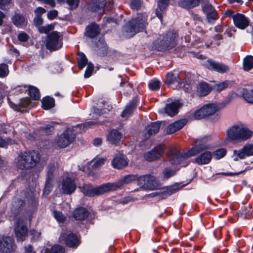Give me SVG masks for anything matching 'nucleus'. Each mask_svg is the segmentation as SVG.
Wrapping results in <instances>:
<instances>
[{
  "instance_id": "f257e3e1",
  "label": "nucleus",
  "mask_w": 253,
  "mask_h": 253,
  "mask_svg": "<svg viewBox=\"0 0 253 253\" xmlns=\"http://www.w3.org/2000/svg\"><path fill=\"white\" fill-rule=\"evenodd\" d=\"M196 145L191 148L187 153L183 154L179 152L173 153L171 151L168 152L169 161L172 165H179L181 167H186L189 162L187 159L199 154L203 151L209 149L210 145L207 143L203 139H199L196 141Z\"/></svg>"
},
{
  "instance_id": "f03ea898",
  "label": "nucleus",
  "mask_w": 253,
  "mask_h": 253,
  "mask_svg": "<svg viewBox=\"0 0 253 253\" xmlns=\"http://www.w3.org/2000/svg\"><path fill=\"white\" fill-rule=\"evenodd\" d=\"M253 134V131L245 126L236 125L227 130L226 139L233 142H240L249 139Z\"/></svg>"
},
{
  "instance_id": "7ed1b4c3",
  "label": "nucleus",
  "mask_w": 253,
  "mask_h": 253,
  "mask_svg": "<svg viewBox=\"0 0 253 253\" xmlns=\"http://www.w3.org/2000/svg\"><path fill=\"white\" fill-rule=\"evenodd\" d=\"M148 15L145 13H138L132 18L125 27V31L129 37H133L137 33L143 31L147 25Z\"/></svg>"
},
{
  "instance_id": "20e7f679",
  "label": "nucleus",
  "mask_w": 253,
  "mask_h": 253,
  "mask_svg": "<svg viewBox=\"0 0 253 253\" xmlns=\"http://www.w3.org/2000/svg\"><path fill=\"white\" fill-rule=\"evenodd\" d=\"M40 160V156L37 151H26L18 155L17 166L22 169H31L35 166Z\"/></svg>"
},
{
  "instance_id": "39448f33",
  "label": "nucleus",
  "mask_w": 253,
  "mask_h": 253,
  "mask_svg": "<svg viewBox=\"0 0 253 253\" xmlns=\"http://www.w3.org/2000/svg\"><path fill=\"white\" fill-rule=\"evenodd\" d=\"M176 33L174 31L168 32L164 35L160 36L155 42L154 46L158 51L169 50L176 44Z\"/></svg>"
},
{
  "instance_id": "423d86ee",
  "label": "nucleus",
  "mask_w": 253,
  "mask_h": 253,
  "mask_svg": "<svg viewBox=\"0 0 253 253\" xmlns=\"http://www.w3.org/2000/svg\"><path fill=\"white\" fill-rule=\"evenodd\" d=\"M110 186V183L103 184L96 187L90 184H84L82 188V192L86 196L94 197L111 191Z\"/></svg>"
},
{
  "instance_id": "0eeeda50",
  "label": "nucleus",
  "mask_w": 253,
  "mask_h": 253,
  "mask_svg": "<svg viewBox=\"0 0 253 253\" xmlns=\"http://www.w3.org/2000/svg\"><path fill=\"white\" fill-rule=\"evenodd\" d=\"M62 38L60 33L54 31L49 34L46 42V48L50 50H56L62 46Z\"/></svg>"
},
{
  "instance_id": "6e6552de",
  "label": "nucleus",
  "mask_w": 253,
  "mask_h": 253,
  "mask_svg": "<svg viewBox=\"0 0 253 253\" xmlns=\"http://www.w3.org/2000/svg\"><path fill=\"white\" fill-rule=\"evenodd\" d=\"M26 222V218L21 217L19 218L15 224V235L18 241H23L27 235L28 228Z\"/></svg>"
},
{
  "instance_id": "1a4fd4ad",
  "label": "nucleus",
  "mask_w": 253,
  "mask_h": 253,
  "mask_svg": "<svg viewBox=\"0 0 253 253\" xmlns=\"http://www.w3.org/2000/svg\"><path fill=\"white\" fill-rule=\"evenodd\" d=\"M204 66L208 69L219 73L223 74L229 71V67L221 62L212 59H208L203 63Z\"/></svg>"
},
{
  "instance_id": "9d476101",
  "label": "nucleus",
  "mask_w": 253,
  "mask_h": 253,
  "mask_svg": "<svg viewBox=\"0 0 253 253\" xmlns=\"http://www.w3.org/2000/svg\"><path fill=\"white\" fill-rule=\"evenodd\" d=\"M75 137V134L73 133L70 129H67L59 136L57 145L60 148H65L73 141Z\"/></svg>"
},
{
  "instance_id": "9b49d317",
  "label": "nucleus",
  "mask_w": 253,
  "mask_h": 253,
  "mask_svg": "<svg viewBox=\"0 0 253 253\" xmlns=\"http://www.w3.org/2000/svg\"><path fill=\"white\" fill-rule=\"evenodd\" d=\"M59 239L61 241H64L70 247H77L80 244L77 236L73 233H69L68 232L62 233Z\"/></svg>"
},
{
  "instance_id": "f8f14e48",
  "label": "nucleus",
  "mask_w": 253,
  "mask_h": 253,
  "mask_svg": "<svg viewBox=\"0 0 253 253\" xmlns=\"http://www.w3.org/2000/svg\"><path fill=\"white\" fill-rule=\"evenodd\" d=\"M234 155L235 161H238L239 159H243L247 157L253 156V144H248L239 150H234Z\"/></svg>"
},
{
  "instance_id": "ddd939ff",
  "label": "nucleus",
  "mask_w": 253,
  "mask_h": 253,
  "mask_svg": "<svg viewBox=\"0 0 253 253\" xmlns=\"http://www.w3.org/2000/svg\"><path fill=\"white\" fill-rule=\"evenodd\" d=\"M61 189L65 194H71L76 189V185L74 178L66 177L61 181Z\"/></svg>"
},
{
  "instance_id": "4468645a",
  "label": "nucleus",
  "mask_w": 253,
  "mask_h": 253,
  "mask_svg": "<svg viewBox=\"0 0 253 253\" xmlns=\"http://www.w3.org/2000/svg\"><path fill=\"white\" fill-rule=\"evenodd\" d=\"M137 179V174H129L123 177L119 181L117 182L110 183V186L112 190H115L118 188H121L125 184H129Z\"/></svg>"
},
{
  "instance_id": "2eb2a0df",
  "label": "nucleus",
  "mask_w": 253,
  "mask_h": 253,
  "mask_svg": "<svg viewBox=\"0 0 253 253\" xmlns=\"http://www.w3.org/2000/svg\"><path fill=\"white\" fill-rule=\"evenodd\" d=\"M164 151V147L159 145L155 147L151 151L144 154V159L148 161L151 162L157 160L162 155Z\"/></svg>"
},
{
  "instance_id": "dca6fc26",
  "label": "nucleus",
  "mask_w": 253,
  "mask_h": 253,
  "mask_svg": "<svg viewBox=\"0 0 253 253\" xmlns=\"http://www.w3.org/2000/svg\"><path fill=\"white\" fill-rule=\"evenodd\" d=\"M111 164L114 168L122 169L127 166L128 160L125 155L119 153L115 155Z\"/></svg>"
},
{
  "instance_id": "f3484780",
  "label": "nucleus",
  "mask_w": 253,
  "mask_h": 253,
  "mask_svg": "<svg viewBox=\"0 0 253 253\" xmlns=\"http://www.w3.org/2000/svg\"><path fill=\"white\" fill-rule=\"evenodd\" d=\"M105 5L104 0H91L87 4V8L91 12L102 14Z\"/></svg>"
},
{
  "instance_id": "a211bd4d",
  "label": "nucleus",
  "mask_w": 253,
  "mask_h": 253,
  "mask_svg": "<svg viewBox=\"0 0 253 253\" xmlns=\"http://www.w3.org/2000/svg\"><path fill=\"white\" fill-rule=\"evenodd\" d=\"M235 26L240 29H245L249 26V20L244 15L241 13H236L232 16Z\"/></svg>"
},
{
  "instance_id": "6ab92c4d",
  "label": "nucleus",
  "mask_w": 253,
  "mask_h": 253,
  "mask_svg": "<svg viewBox=\"0 0 253 253\" xmlns=\"http://www.w3.org/2000/svg\"><path fill=\"white\" fill-rule=\"evenodd\" d=\"M14 248L13 240L9 237H0V251L4 253H10Z\"/></svg>"
},
{
  "instance_id": "aec40b11",
  "label": "nucleus",
  "mask_w": 253,
  "mask_h": 253,
  "mask_svg": "<svg viewBox=\"0 0 253 253\" xmlns=\"http://www.w3.org/2000/svg\"><path fill=\"white\" fill-rule=\"evenodd\" d=\"M25 194L20 192V195H17L12 200L11 211L16 213L19 211L20 209L25 203Z\"/></svg>"
},
{
  "instance_id": "412c9836",
  "label": "nucleus",
  "mask_w": 253,
  "mask_h": 253,
  "mask_svg": "<svg viewBox=\"0 0 253 253\" xmlns=\"http://www.w3.org/2000/svg\"><path fill=\"white\" fill-rule=\"evenodd\" d=\"M11 21L14 26L20 28H25L28 24L26 16L20 13H15L12 16Z\"/></svg>"
},
{
  "instance_id": "4be33fe9",
  "label": "nucleus",
  "mask_w": 253,
  "mask_h": 253,
  "mask_svg": "<svg viewBox=\"0 0 253 253\" xmlns=\"http://www.w3.org/2000/svg\"><path fill=\"white\" fill-rule=\"evenodd\" d=\"M212 157V154L208 151L200 154L194 161V162L199 165H207L210 163Z\"/></svg>"
},
{
  "instance_id": "5701e85b",
  "label": "nucleus",
  "mask_w": 253,
  "mask_h": 253,
  "mask_svg": "<svg viewBox=\"0 0 253 253\" xmlns=\"http://www.w3.org/2000/svg\"><path fill=\"white\" fill-rule=\"evenodd\" d=\"M181 104L178 101H175L171 103L167 104L164 109V112L168 116L172 117L177 114L178 109Z\"/></svg>"
},
{
  "instance_id": "b1692460",
  "label": "nucleus",
  "mask_w": 253,
  "mask_h": 253,
  "mask_svg": "<svg viewBox=\"0 0 253 253\" xmlns=\"http://www.w3.org/2000/svg\"><path fill=\"white\" fill-rule=\"evenodd\" d=\"M187 123L186 119H182L176 121L169 125L167 129V133L172 134L181 129Z\"/></svg>"
},
{
  "instance_id": "393cba45",
  "label": "nucleus",
  "mask_w": 253,
  "mask_h": 253,
  "mask_svg": "<svg viewBox=\"0 0 253 253\" xmlns=\"http://www.w3.org/2000/svg\"><path fill=\"white\" fill-rule=\"evenodd\" d=\"M180 189V187L178 186L177 185H174L167 187L166 189L163 190L162 192L157 193L156 192L153 193L154 196L159 195L162 198L164 199L167 197L170 196L173 194L175 193L178 191Z\"/></svg>"
},
{
  "instance_id": "a878e982",
  "label": "nucleus",
  "mask_w": 253,
  "mask_h": 253,
  "mask_svg": "<svg viewBox=\"0 0 253 253\" xmlns=\"http://www.w3.org/2000/svg\"><path fill=\"white\" fill-rule=\"evenodd\" d=\"M166 83L169 85L177 83L180 86H182L183 83L180 81L179 79V74L177 72L173 71L168 73L166 75Z\"/></svg>"
},
{
  "instance_id": "bb28decb",
  "label": "nucleus",
  "mask_w": 253,
  "mask_h": 253,
  "mask_svg": "<svg viewBox=\"0 0 253 253\" xmlns=\"http://www.w3.org/2000/svg\"><path fill=\"white\" fill-rule=\"evenodd\" d=\"M211 90V87L206 82H200L197 87V92L199 96H206Z\"/></svg>"
},
{
  "instance_id": "cd10ccee",
  "label": "nucleus",
  "mask_w": 253,
  "mask_h": 253,
  "mask_svg": "<svg viewBox=\"0 0 253 253\" xmlns=\"http://www.w3.org/2000/svg\"><path fill=\"white\" fill-rule=\"evenodd\" d=\"M99 26L95 23H91L86 28L85 35L90 38L95 37L99 34Z\"/></svg>"
},
{
  "instance_id": "c85d7f7f",
  "label": "nucleus",
  "mask_w": 253,
  "mask_h": 253,
  "mask_svg": "<svg viewBox=\"0 0 253 253\" xmlns=\"http://www.w3.org/2000/svg\"><path fill=\"white\" fill-rule=\"evenodd\" d=\"M73 216L76 220H83L88 216V211L84 208L79 207L74 211Z\"/></svg>"
},
{
  "instance_id": "c756f323",
  "label": "nucleus",
  "mask_w": 253,
  "mask_h": 253,
  "mask_svg": "<svg viewBox=\"0 0 253 253\" xmlns=\"http://www.w3.org/2000/svg\"><path fill=\"white\" fill-rule=\"evenodd\" d=\"M204 115L206 117L212 115L220 109L215 104H207L201 108Z\"/></svg>"
},
{
  "instance_id": "7c9ffc66",
  "label": "nucleus",
  "mask_w": 253,
  "mask_h": 253,
  "mask_svg": "<svg viewBox=\"0 0 253 253\" xmlns=\"http://www.w3.org/2000/svg\"><path fill=\"white\" fill-rule=\"evenodd\" d=\"M122 138V134L116 129L111 130L107 136V140L111 143L116 144Z\"/></svg>"
},
{
  "instance_id": "2f4dec72",
  "label": "nucleus",
  "mask_w": 253,
  "mask_h": 253,
  "mask_svg": "<svg viewBox=\"0 0 253 253\" xmlns=\"http://www.w3.org/2000/svg\"><path fill=\"white\" fill-rule=\"evenodd\" d=\"M204 0H181L178 4V5L185 9H190L199 5L200 2Z\"/></svg>"
},
{
  "instance_id": "473e14b6",
  "label": "nucleus",
  "mask_w": 253,
  "mask_h": 253,
  "mask_svg": "<svg viewBox=\"0 0 253 253\" xmlns=\"http://www.w3.org/2000/svg\"><path fill=\"white\" fill-rule=\"evenodd\" d=\"M169 0H159L158 2V8L156 10V14L159 19L162 20L164 11L167 7Z\"/></svg>"
},
{
  "instance_id": "72a5a7b5",
  "label": "nucleus",
  "mask_w": 253,
  "mask_h": 253,
  "mask_svg": "<svg viewBox=\"0 0 253 253\" xmlns=\"http://www.w3.org/2000/svg\"><path fill=\"white\" fill-rule=\"evenodd\" d=\"M30 98L28 97H26L22 98L20 100L18 105L14 104V103H11L10 102H9V104L10 107L12 108L14 110L20 111L21 108L27 107L30 104Z\"/></svg>"
},
{
  "instance_id": "f704fd0d",
  "label": "nucleus",
  "mask_w": 253,
  "mask_h": 253,
  "mask_svg": "<svg viewBox=\"0 0 253 253\" xmlns=\"http://www.w3.org/2000/svg\"><path fill=\"white\" fill-rule=\"evenodd\" d=\"M136 107V101L133 100L127 105L122 113L123 118H128L133 113L134 108Z\"/></svg>"
},
{
  "instance_id": "c9c22d12",
  "label": "nucleus",
  "mask_w": 253,
  "mask_h": 253,
  "mask_svg": "<svg viewBox=\"0 0 253 253\" xmlns=\"http://www.w3.org/2000/svg\"><path fill=\"white\" fill-rule=\"evenodd\" d=\"M161 123L159 122L151 123L145 128L148 134L150 136L157 133L160 128Z\"/></svg>"
},
{
  "instance_id": "e433bc0d",
  "label": "nucleus",
  "mask_w": 253,
  "mask_h": 253,
  "mask_svg": "<svg viewBox=\"0 0 253 253\" xmlns=\"http://www.w3.org/2000/svg\"><path fill=\"white\" fill-rule=\"evenodd\" d=\"M243 67L244 71H249L253 68V56L247 55L243 59Z\"/></svg>"
},
{
  "instance_id": "4c0bfd02",
  "label": "nucleus",
  "mask_w": 253,
  "mask_h": 253,
  "mask_svg": "<svg viewBox=\"0 0 253 253\" xmlns=\"http://www.w3.org/2000/svg\"><path fill=\"white\" fill-rule=\"evenodd\" d=\"M148 180L147 181V188L154 190L159 186V181L158 179L154 176L148 174Z\"/></svg>"
},
{
  "instance_id": "58836bf2",
  "label": "nucleus",
  "mask_w": 253,
  "mask_h": 253,
  "mask_svg": "<svg viewBox=\"0 0 253 253\" xmlns=\"http://www.w3.org/2000/svg\"><path fill=\"white\" fill-rule=\"evenodd\" d=\"M42 103L43 109L48 110L54 106V99L53 98L47 96L42 98Z\"/></svg>"
},
{
  "instance_id": "ea45409f",
  "label": "nucleus",
  "mask_w": 253,
  "mask_h": 253,
  "mask_svg": "<svg viewBox=\"0 0 253 253\" xmlns=\"http://www.w3.org/2000/svg\"><path fill=\"white\" fill-rule=\"evenodd\" d=\"M28 94L35 100H39L41 97L38 88L32 85L28 86Z\"/></svg>"
},
{
  "instance_id": "a19ab883",
  "label": "nucleus",
  "mask_w": 253,
  "mask_h": 253,
  "mask_svg": "<svg viewBox=\"0 0 253 253\" xmlns=\"http://www.w3.org/2000/svg\"><path fill=\"white\" fill-rule=\"evenodd\" d=\"M242 95L247 102L253 104V88L251 90L243 88Z\"/></svg>"
},
{
  "instance_id": "79ce46f5",
  "label": "nucleus",
  "mask_w": 253,
  "mask_h": 253,
  "mask_svg": "<svg viewBox=\"0 0 253 253\" xmlns=\"http://www.w3.org/2000/svg\"><path fill=\"white\" fill-rule=\"evenodd\" d=\"M213 41H214V44L216 46H219L220 45L221 43V41L223 40V36L221 34H217L212 37ZM213 44V42H210L209 43H206V46L207 48L210 47L212 44Z\"/></svg>"
},
{
  "instance_id": "37998d69",
  "label": "nucleus",
  "mask_w": 253,
  "mask_h": 253,
  "mask_svg": "<svg viewBox=\"0 0 253 253\" xmlns=\"http://www.w3.org/2000/svg\"><path fill=\"white\" fill-rule=\"evenodd\" d=\"M87 59L84 54L80 53L78 54V65L80 69H83L85 65H87Z\"/></svg>"
},
{
  "instance_id": "c03bdc74",
  "label": "nucleus",
  "mask_w": 253,
  "mask_h": 253,
  "mask_svg": "<svg viewBox=\"0 0 253 253\" xmlns=\"http://www.w3.org/2000/svg\"><path fill=\"white\" fill-rule=\"evenodd\" d=\"M175 174V170H172L169 168H166L164 169L162 175L161 176L160 178L162 180H166L174 175Z\"/></svg>"
},
{
  "instance_id": "a18cd8bd",
  "label": "nucleus",
  "mask_w": 253,
  "mask_h": 253,
  "mask_svg": "<svg viewBox=\"0 0 253 253\" xmlns=\"http://www.w3.org/2000/svg\"><path fill=\"white\" fill-rule=\"evenodd\" d=\"M98 42L101 46L97 43V47L98 48V53L101 56H104L107 54V47L104 42V39H100Z\"/></svg>"
},
{
  "instance_id": "49530a36",
  "label": "nucleus",
  "mask_w": 253,
  "mask_h": 253,
  "mask_svg": "<svg viewBox=\"0 0 253 253\" xmlns=\"http://www.w3.org/2000/svg\"><path fill=\"white\" fill-rule=\"evenodd\" d=\"M239 211L243 218H247L252 215L251 208L249 205L244 206Z\"/></svg>"
},
{
  "instance_id": "de8ad7c7",
  "label": "nucleus",
  "mask_w": 253,
  "mask_h": 253,
  "mask_svg": "<svg viewBox=\"0 0 253 253\" xmlns=\"http://www.w3.org/2000/svg\"><path fill=\"white\" fill-rule=\"evenodd\" d=\"M206 16L208 23L211 24H214L215 21L218 18V15L216 10H214Z\"/></svg>"
},
{
  "instance_id": "09e8293b",
  "label": "nucleus",
  "mask_w": 253,
  "mask_h": 253,
  "mask_svg": "<svg viewBox=\"0 0 253 253\" xmlns=\"http://www.w3.org/2000/svg\"><path fill=\"white\" fill-rule=\"evenodd\" d=\"M105 106H107V108H104L103 109H99L96 107L93 108V115L94 117H97V116H100L101 114H105L107 113L110 110L111 107H109L107 104H104Z\"/></svg>"
},
{
  "instance_id": "8fccbe9b",
  "label": "nucleus",
  "mask_w": 253,
  "mask_h": 253,
  "mask_svg": "<svg viewBox=\"0 0 253 253\" xmlns=\"http://www.w3.org/2000/svg\"><path fill=\"white\" fill-rule=\"evenodd\" d=\"M226 150L224 148H220L215 151L212 156L216 160H219L224 157L226 154Z\"/></svg>"
},
{
  "instance_id": "3c124183",
  "label": "nucleus",
  "mask_w": 253,
  "mask_h": 253,
  "mask_svg": "<svg viewBox=\"0 0 253 253\" xmlns=\"http://www.w3.org/2000/svg\"><path fill=\"white\" fill-rule=\"evenodd\" d=\"M229 84L228 81H224L214 84L213 89L217 92H220L225 88H227Z\"/></svg>"
},
{
  "instance_id": "603ef678",
  "label": "nucleus",
  "mask_w": 253,
  "mask_h": 253,
  "mask_svg": "<svg viewBox=\"0 0 253 253\" xmlns=\"http://www.w3.org/2000/svg\"><path fill=\"white\" fill-rule=\"evenodd\" d=\"M202 9L203 13L206 15L216 10L212 5L209 2L203 4L202 6Z\"/></svg>"
},
{
  "instance_id": "864d4df0",
  "label": "nucleus",
  "mask_w": 253,
  "mask_h": 253,
  "mask_svg": "<svg viewBox=\"0 0 253 253\" xmlns=\"http://www.w3.org/2000/svg\"><path fill=\"white\" fill-rule=\"evenodd\" d=\"M9 74L8 66L6 64L1 63L0 64V78H5Z\"/></svg>"
},
{
  "instance_id": "5fc2aeb1",
  "label": "nucleus",
  "mask_w": 253,
  "mask_h": 253,
  "mask_svg": "<svg viewBox=\"0 0 253 253\" xmlns=\"http://www.w3.org/2000/svg\"><path fill=\"white\" fill-rule=\"evenodd\" d=\"M53 214L54 218L59 223H63L66 219L65 216L61 212L57 211H54Z\"/></svg>"
},
{
  "instance_id": "6e6d98bb",
  "label": "nucleus",
  "mask_w": 253,
  "mask_h": 253,
  "mask_svg": "<svg viewBox=\"0 0 253 253\" xmlns=\"http://www.w3.org/2000/svg\"><path fill=\"white\" fill-rule=\"evenodd\" d=\"M105 161V158L96 157L92 160L93 164L92 167L94 169H97L103 165Z\"/></svg>"
},
{
  "instance_id": "4d7b16f0",
  "label": "nucleus",
  "mask_w": 253,
  "mask_h": 253,
  "mask_svg": "<svg viewBox=\"0 0 253 253\" xmlns=\"http://www.w3.org/2000/svg\"><path fill=\"white\" fill-rule=\"evenodd\" d=\"M148 86L152 90L159 89L160 87V82L156 79L151 80L149 82Z\"/></svg>"
},
{
  "instance_id": "13d9d810",
  "label": "nucleus",
  "mask_w": 253,
  "mask_h": 253,
  "mask_svg": "<svg viewBox=\"0 0 253 253\" xmlns=\"http://www.w3.org/2000/svg\"><path fill=\"white\" fill-rule=\"evenodd\" d=\"M148 174L141 175L139 177L137 176V179H136L137 181V184L140 186H142L145 188H147V181L148 180Z\"/></svg>"
},
{
  "instance_id": "bf43d9fd",
  "label": "nucleus",
  "mask_w": 253,
  "mask_h": 253,
  "mask_svg": "<svg viewBox=\"0 0 253 253\" xmlns=\"http://www.w3.org/2000/svg\"><path fill=\"white\" fill-rule=\"evenodd\" d=\"M142 2L141 0H130V6L134 10H138L141 7Z\"/></svg>"
},
{
  "instance_id": "052dcab7",
  "label": "nucleus",
  "mask_w": 253,
  "mask_h": 253,
  "mask_svg": "<svg viewBox=\"0 0 253 253\" xmlns=\"http://www.w3.org/2000/svg\"><path fill=\"white\" fill-rule=\"evenodd\" d=\"M94 69L93 64L91 63H88L87 65L86 69L84 74V77L85 78H88L90 77L93 72Z\"/></svg>"
},
{
  "instance_id": "680f3d73",
  "label": "nucleus",
  "mask_w": 253,
  "mask_h": 253,
  "mask_svg": "<svg viewBox=\"0 0 253 253\" xmlns=\"http://www.w3.org/2000/svg\"><path fill=\"white\" fill-rule=\"evenodd\" d=\"M95 124L96 123L94 122L90 121L84 124L78 125L76 127H74L76 128H79L80 129L82 128V129L80 131V132H82V131L85 130L84 128L89 127Z\"/></svg>"
},
{
  "instance_id": "e2e57ef3",
  "label": "nucleus",
  "mask_w": 253,
  "mask_h": 253,
  "mask_svg": "<svg viewBox=\"0 0 253 253\" xmlns=\"http://www.w3.org/2000/svg\"><path fill=\"white\" fill-rule=\"evenodd\" d=\"M52 179H49L46 178L45 186L43 191V194L44 195H47L51 190V181Z\"/></svg>"
},
{
  "instance_id": "0e129e2a",
  "label": "nucleus",
  "mask_w": 253,
  "mask_h": 253,
  "mask_svg": "<svg viewBox=\"0 0 253 253\" xmlns=\"http://www.w3.org/2000/svg\"><path fill=\"white\" fill-rule=\"evenodd\" d=\"M67 3L69 5L70 9H75L78 7L80 0H66Z\"/></svg>"
},
{
  "instance_id": "69168bd1",
  "label": "nucleus",
  "mask_w": 253,
  "mask_h": 253,
  "mask_svg": "<svg viewBox=\"0 0 253 253\" xmlns=\"http://www.w3.org/2000/svg\"><path fill=\"white\" fill-rule=\"evenodd\" d=\"M52 29V27L51 25H47L44 26H40L38 27L39 31L41 33L43 34H47L49 33Z\"/></svg>"
},
{
  "instance_id": "338daca9",
  "label": "nucleus",
  "mask_w": 253,
  "mask_h": 253,
  "mask_svg": "<svg viewBox=\"0 0 253 253\" xmlns=\"http://www.w3.org/2000/svg\"><path fill=\"white\" fill-rule=\"evenodd\" d=\"M56 168V164H54L52 166H49L48 167V169L47 172V178L49 179H52L53 172L55 171Z\"/></svg>"
},
{
  "instance_id": "774afa93",
  "label": "nucleus",
  "mask_w": 253,
  "mask_h": 253,
  "mask_svg": "<svg viewBox=\"0 0 253 253\" xmlns=\"http://www.w3.org/2000/svg\"><path fill=\"white\" fill-rule=\"evenodd\" d=\"M64 248L60 245H54L51 248V253H64Z\"/></svg>"
}]
</instances>
